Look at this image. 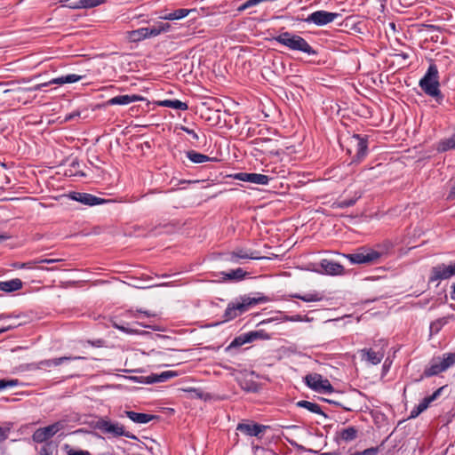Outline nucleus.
Segmentation results:
<instances>
[{
	"mask_svg": "<svg viewBox=\"0 0 455 455\" xmlns=\"http://www.w3.org/2000/svg\"><path fill=\"white\" fill-rule=\"evenodd\" d=\"M69 196L72 200L89 206L101 204L106 202L104 199L88 193L73 192Z\"/></svg>",
	"mask_w": 455,
	"mask_h": 455,
	"instance_id": "17",
	"label": "nucleus"
},
{
	"mask_svg": "<svg viewBox=\"0 0 455 455\" xmlns=\"http://www.w3.org/2000/svg\"><path fill=\"white\" fill-rule=\"evenodd\" d=\"M9 432H10L9 427H0V442H4L8 438Z\"/></svg>",
	"mask_w": 455,
	"mask_h": 455,
	"instance_id": "49",
	"label": "nucleus"
},
{
	"mask_svg": "<svg viewBox=\"0 0 455 455\" xmlns=\"http://www.w3.org/2000/svg\"><path fill=\"white\" fill-rule=\"evenodd\" d=\"M306 385L317 393L331 394L334 388L329 379H323L321 374L311 373L305 377Z\"/></svg>",
	"mask_w": 455,
	"mask_h": 455,
	"instance_id": "8",
	"label": "nucleus"
},
{
	"mask_svg": "<svg viewBox=\"0 0 455 455\" xmlns=\"http://www.w3.org/2000/svg\"><path fill=\"white\" fill-rule=\"evenodd\" d=\"M223 275H225V277H224L225 279L241 281L245 277L246 272L239 267V268L231 270L228 273H223Z\"/></svg>",
	"mask_w": 455,
	"mask_h": 455,
	"instance_id": "34",
	"label": "nucleus"
},
{
	"mask_svg": "<svg viewBox=\"0 0 455 455\" xmlns=\"http://www.w3.org/2000/svg\"><path fill=\"white\" fill-rule=\"evenodd\" d=\"M51 443H47L40 448L39 455H52V451L50 447Z\"/></svg>",
	"mask_w": 455,
	"mask_h": 455,
	"instance_id": "47",
	"label": "nucleus"
},
{
	"mask_svg": "<svg viewBox=\"0 0 455 455\" xmlns=\"http://www.w3.org/2000/svg\"><path fill=\"white\" fill-rule=\"evenodd\" d=\"M455 148V135L441 140L438 144L437 150L439 152H445Z\"/></svg>",
	"mask_w": 455,
	"mask_h": 455,
	"instance_id": "33",
	"label": "nucleus"
},
{
	"mask_svg": "<svg viewBox=\"0 0 455 455\" xmlns=\"http://www.w3.org/2000/svg\"><path fill=\"white\" fill-rule=\"evenodd\" d=\"M10 315H4V314H0V321L4 319V318H9Z\"/></svg>",
	"mask_w": 455,
	"mask_h": 455,
	"instance_id": "60",
	"label": "nucleus"
},
{
	"mask_svg": "<svg viewBox=\"0 0 455 455\" xmlns=\"http://www.w3.org/2000/svg\"><path fill=\"white\" fill-rule=\"evenodd\" d=\"M268 427V426H264L258 423L242 422L237 425L236 430L248 436L260 437L264 431Z\"/></svg>",
	"mask_w": 455,
	"mask_h": 455,
	"instance_id": "16",
	"label": "nucleus"
},
{
	"mask_svg": "<svg viewBox=\"0 0 455 455\" xmlns=\"http://www.w3.org/2000/svg\"><path fill=\"white\" fill-rule=\"evenodd\" d=\"M100 343H101V340H100V339H99V340H97V342H95V343H92V345H97L98 347H100Z\"/></svg>",
	"mask_w": 455,
	"mask_h": 455,
	"instance_id": "61",
	"label": "nucleus"
},
{
	"mask_svg": "<svg viewBox=\"0 0 455 455\" xmlns=\"http://www.w3.org/2000/svg\"><path fill=\"white\" fill-rule=\"evenodd\" d=\"M50 84H48V82L46 83H43V84H36L33 87V91H39L41 90L43 87H46V86H49Z\"/></svg>",
	"mask_w": 455,
	"mask_h": 455,
	"instance_id": "53",
	"label": "nucleus"
},
{
	"mask_svg": "<svg viewBox=\"0 0 455 455\" xmlns=\"http://www.w3.org/2000/svg\"><path fill=\"white\" fill-rule=\"evenodd\" d=\"M63 261L62 259H38V264L46 263V264H52L56 262Z\"/></svg>",
	"mask_w": 455,
	"mask_h": 455,
	"instance_id": "51",
	"label": "nucleus"
},
{
	"mask_svg": "<svg viewBox=\"0 0 455 455\" xmlns=\"http://www.w3.org/2000/svg\"><path fill=\"white\" fill-rule=\"evenodd\" d=\"M320 455H339L338 452H323V453H321Z\"/></svg>",
	"mask_w": 455,
	"mask_h": 455,
	"instance_id": "59",
	"label": "nucleus"
},
{
	"mask_svg": "<svg viewBox=\"0 0 455 455\" xmlns=\"http://www.w3.org/2000/svg\"><path fill=\"white\" fill-rule=\"evenodd\" d=\"M187 157L194 164H203L205 162H216L218 161L215 157H210L202 153L196 152L195 150H189L186 152Z\"/></svg>",
	"mask_w": 455,
	"mask_h": 455,
	"instance_id": "24",
	"label": "nucleus"
},
{
	"mask_svg": "<svg viewBox=\"0 0 455 455\" xmlns=\"http://www.w3.org/2000/svg\"><path fill=\"white\" fill-rule=\"evenodd\" d=\"M291 297L295 298V299H299L305 302H316V301H321L323 299V295L317 291L309 292V293H306L303 295L296 293V294H292Z\"/></svg>",
	"mask_w": 455,
	"mask_h": 455,
	"instance_id": "31",
	"label": "nucleus"
},
{
	"mask_svg": "<svg viewBox=\"0 0 455 455\" xmlns=\"http://www.w3.org/2000/svg\"><path fill=\"white\" fill-rule=\"evenodd\" d=\"M250 8L249 7V4H248V2L246 1L245 3H243V4H241L238 8H237V11L239 12H243L245 11L246 9Z\"/></svg>",
	"mask_w": 455,
	"mask_h": 455,
	"instance_id": "54",
	"label": "nucleus"
},
{
	"mask_svg": "<svg viewBox=\"0 0 455 455\" xmlns=\"http://www.w3.org/2000/svg\"><path fill=\"white\" fill-rule=\"evenodd\" d=\"M37 264H38V259H35V260H30V261H28L25 263H20V264L17 265V267H19L20 268L32 269V268H35Z\"/></svg>",
	"mask_w": 455,
	"mask_h": 455,
	"instance_id": "46",
	"label": "nucleus"
},
{
	"mask_svg": "<svg viewBox=\"0 0 455 455\" xmlns=\"http://www.w3.org/2000/svg\"><path fill=\"white\" fill-rule=\"evenodd\" d=\"M181 130L189 134L195 140H199L198 134L192 129H189L188 127L182 126Z\"/></svg>",
	"mask_w": 455,
	"mask_h": 455,
	"instance_id": "50",
	"label": "nucleus"
},
{
	"mask_svg": "<svg viewBox=\"0 0 455 455\" xmlns=\"http://www.w3.org/2000/svg\"><path fill=\"white\" fill-rule=\"evenodd\" d=\"M241 386L243 389L248 392L256 393L259 391V385L254 381H248L245 382L244 384H242Z\"/></svg>",
	"mask_w": 455,
	"mask_h": 455,
	"instance_id": "41",
	"label": "nucleus"
},
{
	"mask_svg": "<svg viewBox=\"0 0 455 455\" xmlns=\"http://www.w3.org/2000/svg\"><path fill=\"white\" fill-rule=\"evenodd\" d=\"M22 287V282L16 278L10 281L0 282V291L12 292L20 290Z\"/></svg>",
	"mask_w": 455,
	"mask_h": 455,
	"instance_id": "27",
	"label": "nucleus"
},
{
	"mask_svg": "<svg viewBox=\"0 0 455 455\" xmlns=\"http://www.w3.org/2000/svg\"><path fill=\"white\" fill-rule=\"evenodd\" d=\"M84 359L83 356H61L53 359L42 360L37 363L36 368H50V367H57L65 362L74 361V360H81Z\"/></svg>",
	"mask_w": 455,
	"mask_h": 455,
	"instance_id": "18",
	"label": "nucleus"
},
{
	"mask_svg": "<svg viewBox=\"0 0 455 455\" xmlns=\"http://www.w3.org/2000/svg\"><path fill=\"white\" fill-rule=\"evenodd\" d=\"M350 144L355 150V161L361 162L368 154V140L360 134H354L350 138Z\"/></svg>",
	"mask_w": 455,
	"mask_h": 455,
	"instance_id": "13",
	"label": "nucleus"
},
{
	"mask_svg": "<svg viewBox=\"0 0 455 455\" xmlns=\"http://www.w3.org/2000/svg\"><path fill=\"white\" fill-rule=\"evenodd\" d=\"M193 10L180 8L174 10L173 12L165 13L160 16V18L166 20H177L185 18Z\"/></svg>",
	"mask_w": 455,
	"mask_h": 455,
	"instance_id": "26",
	"label": "nucleus"
},
{
	"mask_svg": "<svg viewBox=\"0 0 455 455\" xmlns=\"http://www.w3.org/2000/svg\"><path fill=\"white\" fill-rule=\"evenodd\" d=\"M97 427L104 434H110L115 437L125 436L132 440H138V437L131 432L125 431L124 427L118 422H111L106 419H100L97 422Z\"/></svg>",
	"mask_w": 455,
	"mask_h": 455,
	"instance_id": "7",
	"label": "nucleus"
},
{
	"mask_svg": "<svg viewBox=\"0 0 455 455\" xmlns=\"http://www.w3.org/2000/svg\"><path fill=\"white\" fill-rule=\"evenodd\" d=\"M296 405L300 408H305L313 413L319 414L323 416L324 418H327V415L322 411L321 407L317 403L306 400H301L297 402Z\"/></svg>",
	"mask_w": 455,
	"mask_h": 455,
	"instance_id": "28",
	"label": "nucleus"
},
{
	"mask_svg": "<svg viewBox=\"0 0 455 455\" xmlns=\"http://www.w3.org/2000/svg\"><path fill=\"white\" fill-rule=\"evenodd\" d=\"M382 342H383V344H382L381 347L379 348L378 350H375L373 348L362 349L360 351L362 359L365 360L366 362H368L373 365L379 364L382 361V359L385 355L384 347L387 346L386 341H382Z\"/></svg>",
	"mask_w": 455,
	"mask_h": 455,
	"instance_id": "14",
	"label": "nucleus"
},
{
	"mask_svg": "<svg viewBox=\"0 0 455 455\" xmlns=\"http://www.w3.org/2000/svg\"><path fill=\"white\" fill-rule=\"evenodd\" d=\"M339 16V14L336 12H330L327 11H316L312 12L305 19L298 18L297 20H302L307 23H313L316 26H324L334 21V20Z\"/></svg>",
	"mask_w": 455,
	"mask_h": 455,
	"instance_id": "12",
	"label": "nucleus"
},
{
	"mask_svg": "<svg viewBox=\"0 0 455 455\" xmlns=\"http://www.w3.org/2000/svg\"><path fill=\"white\" fill-rule=\"evenodd\" d=\"M246 338H249V343L258 339H267L268 336L263 331H255L244 333Z\"/></svg>",
	"mask_w": 455,
	"mask_h": 455,
	"instance_id": "39",
	"label": "nucleus"
},
{
	"mask_svg": "<svg viewBox=\"0 0 455 455\" xmlns=\"http://www.w3.org/2000/svg\"><path fill=\"white\" fill-rule=\"evenodd\" d=\"M239 315L247 312L252 307L269 301V299L264 295H259L258 297H251L250 295H243L233 300Z\"/></svg>",
	"mask_w": 455,
	"mask_h": 455,
	"instance_id": "11",
	"label": "nucleus"
},
{
	"mask_svg": "<svg viewBox=\"0 0 455 455\" xmlns=\"http://www.w3.org/2000/svg\"><path fill=\"white\" fill-rule=\"evenodd\" d=\"M273 40L291 51L302 52L308 55H317V52L300 36L291 32H283Z\"/></svg>",
	"mask_w": 455,
	"mask_h": 455,
	"instance_id": "2",
	"label": "nucleus"
},
{
	"mask_svg": "<svg viewBox=\"0 0 455 455\" xmlns=\"http://www.w3.org/2000/svg\"><path fill=\"white\" fill-rule=\"evenodd\" d=\"M239 316L234 301L228 304V307L223 315V322H228Z\"/></svg>",
	"mask_w": 455,
	"mask_h": 455,
	"instance_id": "32",
	"label": "nucleus"
},
{
	"mask_svg": "<svg viewBox=\"0 0 455 455\" xmlns=\"http://www.w3.org/2000/svg\"><path fill=\"white\" fill-rule=\"evenodd\" d=\"M4 238H5L4 236L0 235V241L4 240Z\"/></svg>",
	"mask_w": 455,
	"mask_h": 455,
	"instance_id": "64",
	"label": "nucleus"
},
{
	"mask_svg": "<svg viewBox=\"0 0 455 455\" xmlns=\"http://www.w3.org/2000/svg\"><path fill=\"white\" fill-rule=\"evenodd\" d=\"M178 376L177 371H166L161 373H152L144 379L146 384H153L157 382H164L172 378Z\"/></svg>",
	"mask_w": 455,
	"mask_h": 455,
	"instance_id": "20",
	"label": "nucleus"
},
{
	"mask_svg": "<svg viewBox=\"0 0 455 455\" xmlns=\"http://www.w3.org/2000/svg\"><path fill=\"white\" fill-rule=\"evenodd\" d=\"M124 414L134 423L147 424L152 419H156V416L148 413L135 412L133 411H125Z\"/></svg>",
	"mask_w": 455,
	"mask_h": 455,
	"instance_id": "22",
	"label": "nucleus"
},
{
	"mask_svg": "<svg viewBox=\"0 0 455 455\" xmlns=\"http://www.w3.org/2000/svg\"><path fill=\"white\" fill-rule=\"evenodd\" d=\"M145 378H147V376H140V377L136 376V377H132L131 379L136 382L146 384L145 381H143Z\"/></svg>",
	"mask_w": 455,
	"mask_h": 455,
	"instance_id": "55",
	"label": "nucleus"
},
{
	"mask_svg": "<svg viewBox=\"0 0 455 455\" xmlns=\"http://www.w3.org/2000/svg\"><path fill=\"white\" fill-rule=\"evenodd\" d=\"M265 257L259 255L258 251L244 247H235L233 251L225 254V260L233 264H242L245 259H262Z\"/></svg>",
	"mask_w": 455,
	"mask_h": 455,
	"instance_id": "6",
	"label": "nucleus"
},
{
	"mask_svg": "<svg viewBox=\"0 0 455 455\" xmlns=\"http://www.w3.org/2000/svg\"><path fill=\"white\" fill-rule=\"evenodd\" d=\"M455 275V261L446 265L444 263L437 264L430 271L429 283L450 279Z\"/></svg>",
	"mask_w": 455,
	"mask_h": 455,
	"instance_id": "10",
	"label": "nucleus"
},
{
	"mask_svg": "<svg viewBox=\"0 0 455 455\" xmlns=\"http://www.w3.org/2000/svg\"><path fill=\"white\" fill-rule=\"evenodd\" d=\"M39 269H42V270H46V271H56L58 270L57 267H38Z\"/></svg>",
	"mask_w": 455,
	"mask_h": 455,
	"instance_id": "57",
	"label": "nucleus"
},
{
	"mask_svg": "<svg viewBox=\"0 0 455 455\" xmlns=\"http://www.w3.org/2000/svg\"><path fill=\"white\" fill-rule=\"evenodd\" d=\"M143 100V97L136 94L132 95H117L116 97H113L109 99L107 101L108 105L113 106V105H129L131 103Z\"/></svg>",
	"mask_w": 455,
	"mask_h": 455,
	"instance_id": "19",
	"label": "nucleus"
},
{
	"mask_svg": "<svg viewBox=\"0 0 455 455\" xmlns=\"http://www.w3.org/2000/svg\"><path fill=\"white\" fill-rule=\"evenodd\" d=\"M246 343H249V338H246L245 334L243 333V334L235 337L233 339V341L230 343V345L227 347V350L233 348V347H241Z\"/></svg>",
	"mask_w": 455,
	"mask_h": 455,
	"instance_id": "36",
	"label": "nucleus"
},
{
	"mask_svg": "<svg viewBox=\"0 0 455 455\" xmlns=\"http://www.w3.org/2000/svg\"><path fill=\"white\" fill-rule=\"evenodd\" d=\"M83 77H84L83 76H79L76 74H68L66 76H61L53 78V79L50 80L48 82V84H50V85L51 84L62 85L65 84H73V83H76V82L82 80Z\"/></svg>",
	"mask_w": 455,
	"mask_h": 455,
	"instance_id": "23",
	"label": "nucleus"
},
{
	"mask_svg": "<svg viewBox=\"0 0 455 455\" xmlns=\"http://www.w3.org/2000/svg\"><path fill=\"white\" fill-rule=\"evenodd\" d=\"M65 427L64 421H57L44 427L37 428L32 435V440L36 443H43L51 439Z\"/></svg>",
	"mask_w": 455,
	"mask_h": 455,
	"instance_id": "9",
	"label": "nucleus"
},
{
	"mask_svg": "<svg viewBox=\"0 0 455 455\" xmlns=\"http://www.w3.org/2000/svg\"><path fill=\"white\" fill-rule=\"evenodd\" d=\"M231 177L240 181L250 182L258 185H267L270 180V178L267 175L252 172H237L232 174Z\"/></svg>",
	"mask_w": 455,
	"mask_h": 455,
	"instance_id": "15",
	"label": "nucleus"
},
{
	"mask_svg": "<svg viewBox=\"0 0 455 455\" xmlns=\"http://www.w3.org/2000/svg\"><path fill=\"white\" fill-rule=\"evenodd\" d=\"M159 106L171 108L174 109H180V110H187L188 108V106L186 102H183L179 100H164L159 101Z\"/></svg>",
	"mask_w": 455,
	"mask_h": 455,
	"instance_id": "29",
	"label": "nucleus"
},
{
	"mask_svg": "<svg viewBox=\"0 0 455 455\" xmlns=\"http://www.w3.org/2000/svg\"><path fill=\"white\" fill-rule=\"evenodd\" d=\"M428 407V405L424 402V400L422 399L420 401V403L412 409V411H411V416L410 418H416L418 417L421 412H423L425 410H427Z\"/></svg>",
	"mask_w": 455,
	"mask_h": 455,
	"instance_id": "40",
	"label": "nucleus"
},
{
	"mask_svg": "<svg viewBox=\"0 0 455 455\" xmlns=\"http://www.w3.org/2000/svg\"><path fill=\"white\" fill-rule=\"evenodd\" d=\"M452 292H451V299L455 300V283L451 286Z\"/></svg>",
	"mask_w": 455,
	"mask_h": 455,
	"instance_id": "58",
	"label": "nucleus"
},
{
	"mask_svg": "<svg viewBox=\"0 0 455 455\" xmlns=\"http://www.w3.org/2000/svg\"><path fill=\"white\" fill-rule=\"evenodd\" d=\"M383 255V252L371 248H360L356 252L346 255L352 264H375Z\"/></svg>",
	"mask_w": 455,
	"mask_h": 455,
	"instance_id": "5",
	"label": "nucleus"
},
{
	"mask_svg": "<svg viewBox=\"0 0 455 455\" xmlns=\"http://www.w3.org/2000/svg\"><path fill=\"white\" fill-rule=\"evenodd\" d=\"M113 327L115 329H117V330L124 332V333H128V334L135 333V331L133 329H131L123 324L117 323L116 322L113 323Z\"/></svg>",
	"mask_w": 455,
	"mask_h": 455,
	"instance_id": "45",
	"label": "nucleus"
},
{
	"mask_svg": "<svg viewBox=\"0 0 455 455\" xmlns=\"http://www.w3.org/2000/svg\"><path fill=\"white\" fill-rule=\"evenodd\" d=\"M355 199L342 200L339 202L338 206L339 208H347L353 206L355 204Z\"/></svg>",
	"mask_w": 455,
	"mask_h": 455,
	"instance_id": "48",
	"label": "nucleus"
},
{
	"mask_svg": "<svg viewBox=\"0 0 455 455\" xmlns=\"http://www.w3.org/2000/svg\"><path fill=\"white\" fill-rule=\"evenodd\" d=\"M447 323L448 321L445 317L439 318L432 322L429 327L430 334H437Z\"/></svg>",
	"mask_w": 455,
	"mask_h": 455,
	"instance_id": "35",
	"label": "nucleus"
},
{
	"mask_svg": "<svg viewBox=\"0 0 455 455\" xmlns=\"http://www.w3.org/2000/svg\"><path fill=\"white\" fill-rule=\"evenodd\" d=\"M105 0H79L77 3L74 4H70L68 7L72 9H88L96 7L101 4H103Z\"/></svg>",
	"mask_w": 455,
	"mask_h": 455,
	"instance_id": "30",
	"label": "nucleus"
},
{
	"mask_svg": "<svg viewBox=\"0 0 455 455\" xmlns=\"http://www.w3.org/2000/svg\"><path fill=\"white\" fill-rule=\"evenodd\" d=\"M337 435L338 438L346 443H348L357 438L358 430L355 427H348L339 431Z\"/></svg>",
	"mask_w": 455,
	"mask_h": 455,
	"instance_id": "25",
	"label": "nucleus"
},
{
	"mask_svg": "<svg viewBox=\"0 0 455 455\" xmlns=\"http://www.w3.org/2000/svg\"><path fill=\"white\" fill-rule=\"evenodd\" d=\"M443 389V387H440L437 390H435L431 395L423 398L424 402L429 406V404L440 395Z\"/></svg>",
	"mask_w": 455,
	"mask_h": 455,
	"instance_id": "43",
	"label": "nucleus"
},
{
	"mask_svg": "<svg viewBox=\"0 0 455 455\" xmlns=\"http://www.w3.org/2000/svg\"><path fill=\"white\" fill-rule=\"evenodd\" d=\"M19 383H20V381L17 379H0V391L6 389V388L14 387L18 386Z\"/></svg>",
	"mask_w": 455,
	"mask_h": 455,
	"instance_id": "38",
	"label": "nucleus"
},
{
	"mask_svg": "<svg viewBox=\"0 0 455 455\" xmlns=\"http://www.w3.org/2000/svg\"><path fill=\"white\" fill-rule=\"evenodd\" d=\"M324 402L328 403H331V404H335L337 406H341L343 407L340 403L337 402V401H334V400H331V399H327V398H323V399Z\"/></svg>",
	"mask_w": 455,
	"mask_h": 455,
	"instance_id": "56",
	"label": "nucleus"
},
{
	"mask_svg": "<svg viewBox=\"0 0 455 455\" xmlns=\"http://www.w3.org/2000/svg\"><path fill=\"white\" fill-rule=\"evenodd\" d=\"M451 194L455 196V187L452 188Z\"/></svg>",
	"mask_w": 455,
	"mask_h": 455,
	"instance_id": "63",
	"label": "nucleus"
},
{
	"mask_svg": "<svg viewBox=\"0 0 455 455\" xmlns=\"http://www.w3.org/2000/svg\"><path fill=\"white\" fill-rule=\"evenodd\" d=\"M100 343H101V340H100V339H99V340H97V342H95V343H92V345H97L98 347H100Z\"/></svg>",
	"mask_w": 455,
	"mask_h": 455,
	"instance_id": "62",
	"label": "nucleus"
},
{
	"mask_svg": "<svg viewBox=\"0 0 455 455\" xmlns=\"http://www.w3.org/2000/svg\"><path fill=\"white\" fill-rule=\"evenodd\" d=\"M273 140L268 138H257L252 141V144L255 145V148L260 151H266L267 148L266 144L272 143Z\"/></svg>",
	"mask_w": 455,
	"mask_h": 455,
	"instance_id": "37",
	"label": "nucleus"
},
{
	"mask_svg": "<svg viewBox=\"0 0 455 455\" xmlns=\"http://www.w3.org/2000/svg\"><path fill=\"white\" fill-rule=\"evenodd\" d=\"M421 90L428 96L434 98L436 102L441 104L443 100L439 86V73L435 64H430L424 76L419 83Z\"/></svg>",
	"mask_w": 455,
	"mask_h": 455,
	"instance_id": "1",
	"label": "nucleus"
},
{
	"mask_svg": "<svg viewBox=\"0 0 455 455\" xmlns=\"http://www.w3.org/2000/svg\"><path fill=\"white\" fill-rule=\"evenodd\" d=\"M171 25L169 23L159 22L151 28H140L135 30L127 31L125 38L132 43H138L146 38L155 37L169 31Z\"/></svg>",
	"mask_w": 455,
	"mask_h": 455,
	"instance_id": "3",
	"label": "nucleus"
},
{
	"mask_svg": "<svg viewBox=\"0 0 455 455\" xmlns=\"http://www.w3.org/2000/svg\"><path fill=\"white\" fill-rule=\"evenodd\" d=\"M15 326H16L15 324H9L6 326L0 327V334L4 333L9 330L13 329Z\"/></svg>",
	"mask_w": 455,
	"mask_h": 455,
	"instance_id": "52",
	"label": "nucleus"
},
{
	"mask_svg": "<svg viewBox=\"0 0 455 455\" xmlns=\"http://www.w3.org/2000/svg\"><path fill=\"white\" fill-rule=\"evenodd\" d=\"M455 364V352L445 353L442 356L434 357L424 370L423 376L429 378L447 371Z\"/></svg>",
	"mask_w": 455,
	"mask_h": 455,
	"instance_id": "4",
	"label": "nucleus"
},
{
	"mask_svg": "<svg viewBox=\"0 0 455 455\" xmlns=\"http://www.w3.org/2000/svg\"><path fill=\"white\" fill-rule=\"evenodd\" d=\"M65 450H67L68 455H92L88 451L73 450V449L69 448L68 444H65Z\"/></svg>",
	"mask_w": 455,
	"mask_h": 455,
	"instance_id": "42",
	"label": "nucleus"
},
{
	"mask_svg": "<svg viewBox=\"0 0 455 455\" xmlns=\"http://www.w3.org/2000/svg\"><path fill=\"white\" fill-rule=\"evenodd\" d=\"M321 267L327 275H338L344 273V267L342 265L329 259H323L321 261Z\"/></svg>",
	"mask_w": 455,
	"mask_h": 455,
	"instance_id": "21",
	"label": "nucleus"
},
{
	"mask_svg": "<svg viewBox=\"0 0 455 455\" xmlns=\"http://www.w3.org/2000/svg\"><path fill=\"white\" fill-rule=\"evenodd\" d=\"M283 320L290 321V322H303V321H308L309 319L305 315H294L291 316L285 315L283 317Z\"/></svg>",
	"mask_w": 455,
	"mask_h": 455,
	"instance_id": "44",
	"label": "nucleus"
}]
</instances>
